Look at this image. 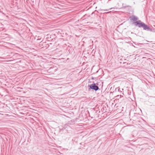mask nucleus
<instances>
[{"mask_svg":"<svg viewBox=\"0 0 155 155\" xmlns=\"http://www.w3.org/2000/svg\"><path fill=\"white\" fill-rule=\"evenodd\" d=\"M130 7V5H127V6H123H123L122 7H121V8H124V9L125 8H126L127 7Z\"/></svg>","mask_w":155,"mask_h":155,"instance_id":"obj_4","label":"nucleus"},{"mask_svg":"<svg viewBox=\"0 0 155 155\" xmlns=\"http://www.w3.org/2000/svg\"><path fill=\"white\" fill-rule=\"evenodd\" d=\"M112 8H110L109 9H111Z\"/></svg>","mask_w":155,"mask_h":155,"instance_id":"obj_7","label":"nucleus"},{"mask_svg":"<svg viewBox=\"0 0 155 155\" xmlns=\"http://www.w3.org/2000/svg\"><path fill=\"white\" fill-rule=\"evenodd\" d=\"M116 90H118V91H120V92H121L122 91H123V89H121V90H120V88L119 87H118L117 88Z\"/></svg>","mask_w":155,"mask_h":155,"instance_id":"obj_3","label":"nucleus"},{"mask_svg":"<svg viewBox=\"0 0 155 155\" xmlns=\"http://www.w3.org/2000/svg\"><path fill=\"white\" fill-rule=\"evenodd\" d=\"M109 9H106V10H104V11H108L109 10Z\"/></svg>","mask_w":155,"mask_h":155,"instance_id":"obj_5","label":"nucleus"},{"mask_svg":"<svg viewBox=\"0 0 155 155\" xmlns=\"http://www.w3.org/2000/svg\"><path fill=\"white\" fill-rule=\"evenodd\" d=\"M89 87L90 89L94 90L95 91L98 90L99 89L98 86L95 83H93L89 85Z\"/></svg>","mask_w":155,"mask_h":155,"instance_id":"obj_2","label":"nucleus"},{"mask_svg":"<svg viewBox=\"0 0 155 155\" xmlns=\"http://www.w3.org/2000/svg\"><path fill=\"white\" fill-rule=\"evenodd\" d=\"M129 19L131 21H135L133 22L132 24H134L135 26L138 27L140 28H143L144 30L151 31H152V29L145 23L142 22L140 20H138V18L137 16L132 15L129 17Z\"/></svg>","mask_w":155,"mask_h":155,"instance_id":"obj_1","label":"nucleus"},{"mask_svg":"<svg viewBox=\"0 0 155 155\" xmlns=\"http://www.w3.org/2000/svg\"><path fill=\"white\" fill-rule=\"evenodd\" d=\"M111 12V11H110V12H107V13H109V12Z\"/></svg>","mask_w":155,"mask_h":155,"instance_id":"obj_6","label":"nucleus"}]
</instances>
